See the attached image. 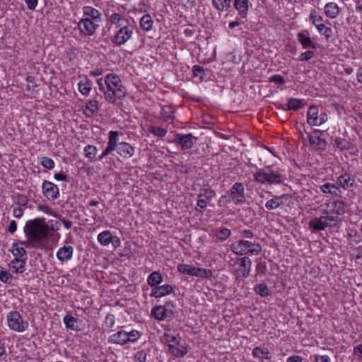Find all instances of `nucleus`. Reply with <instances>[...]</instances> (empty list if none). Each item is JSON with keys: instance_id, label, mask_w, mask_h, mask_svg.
<instances>
[{"instance_id": "obj_1", "label": "nucleus", "mask_w": 362, "mask_h": 362, "mask_svg": "<svg viewBox=\"0 0 362 362\" xmlns=\"http://www.w3.org/2000/svg\"><path fill=\"white\" fill-rule=\"evenodd\" d=\"M118 136L119 133L117 131H110L109 132L107 146L98 157L99 160H102L115 150H117L118 154L123 158H129L134 155V148L127 142L117 143Z\"/></svg>"}, {"instance_id": "obj_2", "label": "nucleus", "mask_w": 362, "mask_h": 362, "mask_svg": "<svg viewBox=\"0 0 362 362\" xmlns=\"http://www.w3.org/2000/svg\"><path fill=\"white\" fill-rule=\"evenodd\" d=\"M24 233L27 238H31L35 242L44 244L43 240L52 237L49 233L48 224L44 219L35 218L26 222L24 227Z\"/></svg>"}, {"instance_id": "obj_3", "label": "nucleus", "mask_w": 362, "mask_h": 362, "mask_svg": "<svg viewBox=\"0 0 362 362\" xmlns=\"http://www.w3.org/2000/svg\"><path fill=\"white\" fill-rule=\"evenodd\" d=\"M254 179L261 184L276 185L283 183L285 177L281 170H275L272 166H266L254 174Z\"/></svg>"}, {"instance_id": "obj_4", "label": "nucleus", "mask_w": 362, "mask_h": 362, "mask_svg": "<svg viewBox=\"0 0 362 362\" xmlns=\"http://www.w3.org/2000/svg\"><path fill=\"white\" fill-rule=\"evenodd\" d=\"M165 343L168 345V351L177 358L185 356L188 351L185 346L180 345V337L170 334H163Z\"/></svg>"}, {"instance_id": "obj_5", "label": "nucleus", "mask_w": 362, "mask_h": 362, "mask_svg": "<svg viewBox=\"0 0 362 362\" xmlns=\"http://www.w3.org/2000/svg\"><path fill=\"white\" fill-rule=\"evenodd\" d=\"M6 322L9 329L16 332H25L29 326L27 320H23L19 312L13 310L6 315Z\"/></svg>"}, {"instance_id": "obj_6", "label": "nucleus", "mask_w": 362, "mask_h": 362, "mask_svg": "<svg viewBox=\"0 0 362 362\" xmlns=\"http://www.w3.org/2000/svg\"><path fill=\"white\" fill-rule=\"evenodd\" d=\"M228 194L236 205L243 204L245 201V189L241 182H235Z\"/></svg>"}, {"instance_id": "obj_7", "label": "nucleus", "mask_w": 362, "mask_h": 362, "mask_svg": "<svg viewBox=\"0 0 362 362\" xmlns=\"http://www.w3.org/2000/svg\"><path fill=\"white\" fill-rule=\"evenodd\" d=\"M197 140V138L193 136L192 134H177L175 136L174 142L180 145L182 150H188L194 146Z\"/></svg>"}, {"instance_id": "obj_8", "label": "nucleus", "mask_w": 362, "mask_h": 362, "mask_svg": "<svg viewBox=\"0 0 362 362\" xmlns=\"http://www.w3.org/2000/svg\"><path fill=\"white\" fill-rule=\"evenodd\" d=\"M98 26V24L94 23V21L88 17L82 18L78 23V28L81 33L86 36L94 35Z\"/></svg>"}, {"instance_id": "obj_9", "label": "nucleus", "mask_w": 362, "mask_h": 362, "mask_svg": "<svg viewBox=\"0 0 362 362\" xmlns=\"http://www.w3.org/2000/svg\"><path fill=\"white\" fill-rule=\"evenodd\" d=\"M133 31L128 26L122 27L117 33L112 42L117 46H120L127 42L132 37Z\"/></svg>"}, {"instance_id": "obj_10", "label": "nucleus", "mask_w": 362, "mask_h": 362, "mask_svg": "<svg viewBox=\"0 0 362 362\" xmlns=\"http://www.w3.org/2000/svg\"><path fill=\"white\" fill-rule=\"evenodd\" d=\"M42 192L48 199H55L59 195L57 186L54 183L45 180L42 183Z\"/></svg>"}, {"instance_id": "obj_11", "label": "nucleus", "mask_w": 362, "mask_h": 362, "mask_svg": "<svg viewBox=\"0 0 362 362\" xmlns=\"http://www.w3.org/2000/svg\"><path fill=\"white\" fill-rule=\"evenodd\" d=\"M122 81L119 77L115 74H110L105 76V83L107 89L104 93V98L107 93L116 91V88L121 84Z\"/></svg>"}, {"instance_id": "obj_12", "label": "nucleus", "mask_w": 362, "mask_h": 362, "mask_svg": "<svg viewBox=\"0 0 362 362\" xmlns=\"http://www.w3.org/2000/svg\"><path fill=\"white\" fill-rule=\"evenodd\" d=\"M126 95L127 89L121 83L118 88H116V91H112V93H107L105 94V100L110 103H115L116 98L122 100L126 96Z\"/></svg>"}, {"instance_id": "obj_13", "label": "nucleus", "mask_w": 362, "mask_h": 362, "mask_svg": "<svg viewBox=\"0 0 362 362\" xmlns=\"http://www.w3.org/2000/svg\"><path fill=\"white\" fill-rule=\"evenodd\" d=\"M305 133L306 138L303 139L304 145L312 150H317V130L315 129L313 130L305 129Z\"/></svg>"}, {"instance_id": "obj_14", "label": "nucleus", "mask_w": 362, "mask_h": 362, "mask_svg": "<svg viewBox=\"0 0 362 362\" xmlns=\"http://www.w3.org/2000/svg\"><path fill=\"white\" fill-rule=\"evenodd\" d=\"M250 241L240 240L231 245L232 251L238 255H244L248 253Z\"/></svg>"}, {"instance_id": "obj_15", "label": "nucleus", "mask_w": 362, "mask_h": 362, "mask_svg": "<svg viewBox=\"0 0 362 362\" xmlns=\"http://www.w3.org/2000/svg\"><path fill=\"white\" fill-rule=\"evenodd\" d=\"M173 288L171 285L165 284L154 288L151 291V296L154 297L156 298H161L167 295L171 294L172 293H173Z\"/></svg>"}, {"instance_id": "obj_16", "label": "nucleus", "mask_w": 362, "mask_h": 362, "mask_svg": "<svg viewBox=\"0 0 362 362\" xmlns=\"http://www.w3.org/2000/svg\"><path fill=\"white\" fill-rule=\"evenodd\" d=\"M74 253V247L71 245H64L59 248L57 252V259L62 262H66L72 258Z\"/></svg>"}, {"instance_id": "obj_17", "label": "nucleus", "mask_w": 362, "mask_h": 362, "mask_svg": "<svg viewBox=\"0 0 362 362\" xmlns=\"http://www.w3.org/2000/svg\"><path fill=\"white\" fill-rule=\"evenodd\" d=\"M127 332L124 330L118 331L109 337V342L119 345H124L127 343Z\"/></svg>"}, {"instance_id": "obj_18", "label": "nucleus", "mask_w": 362, "mask_h": 362, "mask_svg": "<svg viewBox=\"0 0 362 362\" xmlns=\"http://www.w3.org/2000/svg\"><path fill=\"white\" fill-rule=\"evenodd\" d=\"M233 6L241 17L247 16L249 9L248 0H234Z\"/></svg>"}, {"instance_id": "obj_19", "label": "nucleus", "mask_w": 362, "mask_h": 362, "mask_svg": "<svg viewBox=\"0 0 362 362\" xmlns=\"http://www.w3.org/2000/svg\"><path fill=\"white\" fill-rule=\"evenodd\" d=\"M308 127L305 129H312L317 125V108L315 105H311L307 112Z\"/></svg>"}, {"instance_id": "obj_20", "label": "nucleus", "mask_w": 362, "mask_h": 362, "mask_svg": "<svg viewBox=\"0 0 362 362\" xmlns=\"http://www.w3.org/2000/svg\"><path fill=\"white\" fill-rule=\"evenodd\" d=\"M83 12L84 16L90 17L89 18L95 22H100L101 21V13L96 8L91 6H84Z\"/></svg>"}, {"instance_id": "obj_21", "label": "nucleus", "mask_w": 362, "mask_h": 362, "mask_svg": "<svg viewBox=\"0 0 362 362\" xmlns=\"http://www.w3.org/2000/svg\"><path fill=\"white\" fill-rule=\"evenodd\" d=\"M238 261L240 262V267H243V269L240 271L242 276L246 278L250 275L252 262L247 257L240 258Z\"/></svg>"}, {"instance_id": "obj_22", "label": "nucleus", "mask_w": 362, "mask_h": 362, "mask_svg": "<svg viewBox=\"0 0 362 362\" xmlns=\"http://www.w3.org/2000/svg\"><path fill=\"white\" fill-rule=\"evenodd\" d=\"M286 194L281 196H275L274 198L268 200L265 204V207L269 210L276 209L284 204L283 199L286 198Z\"/></svg>"}, {"instance_id": "obj_23", "label": "nucleus", "mask_w": 362, "mask_h": 362, "mask_svg": "<svg viewBox=\"0 0 362 362\" xmlns=\"http://www.w3.org/2000/svg\"><path fill=\"white\" fill-rule=\"evenodd\" d=\"M151 315L158 320H163L168 317L167 309L162 305L153 308L151 310Z\"/></svg>"}, {"instance_id": "obj_24", "label": "nucleus", "mask_w": 362, "mask_h": 362, "mask_svg": "<svg viewBox=\"0 0 362 362\" xmlns=\"http://www.w3.org/2000/svg\"><path fill=\"white\" fill-rule=\"evenodd\" d=\"M339 12V7L336 3L330 2L325 6V13L330 18H335Z\"/></svg>"}, {"instance_id": "obj_25", "label": "nucleus", "mask_w": 362, "mask_h": 362, "mask_svg": "<svg viewBox=\"0 0 362 362\" xmlns=\"http://www.w3.org/2000/svg\"><path fill=\"white\" fill-rule=\"evenodd\" d=\"M298 40L304 48L315 47V43L311 40L307 31L299 33Z\"/></svg>"}, {"instance_id": "obj_26", "label": "nucleus", "mask_w": 362, "mask_h": 362, "mask_svg": "<svg viewBox=\"0 0 362 362\" xmlns=\"http://www.w3.org/2000/svg\"><path fill=\"white\" fill-rule=\"evenodd\" d=\"M199 267H195L192 265L180 264L177 265V271L182 274H186L189 276H197Z\"/></svg>"}, {"instance_id": "obj_27", "label": "nucleus", "mask_w": 362, "mask_h": 362, "mask_svg": "<svg viewBox=\"0 0 362 362\" xmlns=\"http://www.w3.org/2000/svg\"><path fill=\"white\" fill-rule=\"evenodd\" d=\"M163 281V276L159 272H152L147 279V283L151 287L156 288Z\"/></svg>"}, {"instance_id": "obj_28", "label": "nucleus", "mask_w": 362, "mask_h": 362, "mask_svg": "<svg viewBox=\"0 0 362 362\" xmlns=\"http://www.w3.org/2000/svg\"><path fill=\"white\" fill-rule=\"evenodd\" d=\"M26 262L18 260L17 259H13L10 263H9V267L14 273H23L25 271V267Z\"/></svg>"}, {"instance_id": "obj_29", "label": "nucleus", "mask_w": 362, "mask_h": 362, "mask_svg": "<svg viewBox=\"0 0 362 362\" xmlns=\"http://www.w3.org/2000/svg\"><path fill=\"white\" fill-rule=\"evenodd\" d=\"M335 219L332 216H321L318 218V231L323 230L326 226L334 224Z\"/></svg>"}, {"instance_id": "obj_30", "label": "nucleus", "mask_w": 362, "mask_h": 362, "mask_svg": "<svg viewBox=\"0 0 362 362\" xmlns=\"http://www.w3.org/2000/svg\"><path fill=\"white\" fill-rule=\"evenodd\" d=\"M212 4L219 11H228L231 7V0H212Z\"/></svg>"}, {"instance_id": "obj_31", "label": "nucleus", "mask_w": 362, "mask_h": 362, "mask_svg": "<svg viewBox=\"0 0 362 362\" xmlns=\"http://www.w3.org/2000/svg\"><path fill=\"white\" fill-rule=\"evenodd\" d=\"M141 28L146 31L152 30L153 21L149 14L144 15L140 20Z\"/></svg>"}, {"instance_id": "obj_32", "label": "nucleus", "mask_w": 362, "mask_h": 362, "mask_svg": "<svg viewBox=\"0 0 362 362\" xmlns=\"http://www.w3.org/2000/svg\"><path fill=\"white\" fill-rule=\"evenodd\" d=\"M12 253L14 259L26 262L28 259L27 252L23 247L13 246Z\"/></svg>"}, {"instance_id": "obj_33", "label": "nucleus", "mask_w": 362, "mask_h": 362, "mask_svg": "<svg viewBox=\"0 0 362 362\" xmlns=\"http://www.w3.org/2000/svg\"><path fill=\"white\" fill-rule=\"evenodd\" d=\"M354 179L349 174L341 175L338 178V182L341 187L347 189L354 185Z\"/></svg>"}, {"instance_id": "obj_34", "label": "nucleus", "mask_w": 362, "mask_h": 362, "mask_svg": "<svg viewBox=\"0 0 362 362\" xmlns=\"http://www.w3.org/2000/svg\"><path fill=\"white\" fill-rule=\"evenodd\" d=\"M112 235L110 230H105L98 235V241L103 246L108 245L111 242Z\"/></svg>"}, {"instance_id": "obj_35", "label": "nucleus", "mask_w": 362, "mask_h": 362, "mask_svg": "<svg viewBox=\"0 0 362 362\" xmlns=\"http://www.w3.org/2000/svg\"><path fill=\"white\" fill-rule=\"evenodd\" d=\"M92 86V81L86 78L85 81H81L78 83V90L84 95H88Z\"/></svg>"}, {"instance_id": "obj_36", "label": "nucleus", "mask_w": 362, "mask_h": 362, "mask_svg": "<svg viewBox=\"0 0 362 362\" xmlns=\"http://www.w3.org/2000/svg\"><path fill=\"white\" fill-rule=\"evenodd\" d=\"M323 193H329L334 195H337L340 192L338 187L334 184L326 183L320 187Z\"/></svg>"}, {"instance_id": "obj_37", "label": "nucleus", "mask_w": 362, "mask_h": 362, "mask_svg": "<svg viewBox=\"0 0 362 362\" xmlns=\"http://www.w3.org/2000/svg\"><path fill=\"white\" fill-rule=\"evenodd\" d=\"M63 321L66 325V328L72 330H77V327H76L75 324L78 320L71 315H66L63 318Z\"/></svg>"}, {"instance_id": "obj_38", "label": "nucleus", "mask_w": 362, "mask_h": 362, "mask_svg": "<svg viewBox=\"0 0 362 362\" xmlns=\"http://www.w3.org/2000/svg\"><path fill=\"white\" fill-rule=\"evenodd\" d=\"M287 110H298L303 107V102L300 99L290 98L287 103Z\"/></svg>"}, {"instance_id": "obj_39", "label": "nucleus", "mask_w": 362, "mask_h": 362, "mask_svg": "<svg viewBox=\"0 0 362 362\" xmlns=\"http://www.w3.org/2000/svg\"><path fill=\"white\" fill-rule=\"evenodd\" d=\"M216 196V192L211 188H203L198 194V198L204 197V199L210 201Z\"/></svg>"}, {"instance_id": "obj_40", "label": "nucleus", "mask_w": 362, "mask_h": 362, "mask_svg": "<svg viewBox=\"0 0 362 362\" xmlns=\"http://www.w3.org/2000/svg\"><path fill=\"white\" fill-rule=\"evenodd\" d=\"M175 108L173 105H165L162 107L161 115L165 120L173 118Z\"/></svg>"}, {"instance_id": "obj_41", "label": "nucleus", "mask_w": 362, "mask_h": 362, "mask_svg": "<svg viewBox=\"0 0 362 362\" xmlns=\"http://www.w3.org/2000/svg\"><path fill=\"white\" fill-rule=\"evenodd\" d=\"M21 245L27 248L43 249L45 244H40L38 242H35L31 238H27V240L21 242Z\"/></svg>"}, {"instance_id": "obj_42", "label": "nucleus", "mask_w": 362, "mask_h": 362, "mask_svg": "<svg viewBox=\"0 0 362 362\" xmlns=\"http://www.w3.org/2000/svg\"><path fill=\"white\" fill-rule=\"evenodd\" d=\"M254 290L257 294L262 297H266L269 294V288L265 284H257L255 286Z\"/></svg>"}, {"instance_id": "obj_43", "label": "nucleus", "mask_w": 362, "mask_h": 362, "mask_svg": "<svg viewBox=\"0 0 362 362\" xmlns=\"http://www.w3.org/2000/svg\"><path fill=\"white\" fill-rule=\"evenodd\" d=\"M97 148L93 145H88L84 148V153L87 158L95 160L97 153Z\"/></svg>"}, {"instance_id": "obj_44", "label": "nucleus", "mask_w": 362, "mask_h": 362, "mask_svg": "<svg viewBox=\"0 0 362 362\" xmlns=\"http://www.w3.org/2000/svg\"><path fill=\"white\" fill-rule=\"evenodd\" d=\"M127 343L128 342H136L139 340L141 337V333L137 330H132L127 332Z\"/></svg>"}, {"instance_id": "obj_45", "label": "nucleus", "mask_w": 362, "mask_h": 362, "mask_svg": "<svg viewBox=\"0 0 362 362\" xmlns=\"http://www.w3.org/2000/svg\"><path fill=\"white\" fill-rule=\"evenodd\" d=\"M40 164L45 168L51 170L54 168V160L47 156H43L41 158Z\"/></svg>"}, {"instance_id": "obj_46", "label": "nucleus", "mask_w": 362, "mask_h": 362, "mask_svg": "<svg viewBox=\"0 0 362 362\" xmlns=\"http://www.w3.org/2000/svg\"><path fill=\"white\" fill-rule=\"evenodd\" d=\"M149 132L161 138L164 137L167 134L166 129L156 127H151Z\"/></svg>"}, {"instance_id": "obj_47", "label": "nucleus", "mask_w": 362, "mask_h": 362, "mask_svg": "<svg viewBox=\"0 0 362 362\" xmlns=\"http://www.w3.org/2000/svg\"><path fill=\"white\" fill-rule=\"evenodd\" d=\"M231 234L230 230L223 228L216 234V237L218 240L223 241L226 240Z\"/></svg>"}, {"instance_id": "obj_48", "label": "nucleus", "mask_w": 362, "mask_h": 362, "mask_svg": "<svg viewBox=\"0 0 362 362\" xmlns=\"http://www.w3.org/2000/svg\"><path fill=\"white\" fill-rule=\"evenodd\" d=\"M318 32L325 35L327 39L329 38L332 34V29L324 24H318Z\"/></svg>"}, {"instance_id": "obj_49", "label": "nucleus", "mask_w": 362, "mask_h": 362, "mask_svg": "<svg viewBox=\"0 0 362 362\" xmlns=\"http://www.w3.org/2000/svg\"><path fill=\"white\" fill-rule=\"evenodd\" d=\"M262 247L258 243L250 242L248 253L252 255H257L261 252Z\"/></svg>"}, {"instance_id": "obj_50", "label": "nucleus", "mask_w": 362, "mask_h": 362, "mask_svg": "<svg viewBox=\"0 0 362 362\" xmlns=\"http://www.w3.org/2000/svg\"><path fill=\"white\" fill-rule=\"evenodd\" d=\"M207 201L208 200H206L202 197L198 198V200L197 202V206L195 207V210L200 213H202L203 211L207 206Z\"/></svg>"}, {"instance_id": "obj_51", "label": "nucleus", "mask_w": 362, "mask_h": 362, "mask_svg": "<svg viewBox=\"0 0 362 362\" xmlns=\"http://www.w3.org/2000/svg\"><path fill=\"white\" fill-rule=\"evenodd\" d=\"M12 275L8 271H0V280L6 284L11 281Z\"/></svg>"}, {"instance_id": "obj_52", "label": "nucleus", "mask_w": 362, "mask_h": 362, "mask_svg": "<svg viewBox=\"0 0 362 362\" xmlns=\"http://www.w3.org/2000/svg\"><path fill=\"white\" fill-rule=\"evenodd\" d=\"M212 276V272L210 269L199 268L197 277L201 278H211Z\"/></svg>"}, {"instance_id": "obj_53", "label": "nucleus", "mask_w": 362, "mask_h": 362, "mask_svg": "<svg viewBox=\"0 0 362 362\" xmlns=\"http://www.w3.org/2000/svg\"><path fill=\"white\" fill-rule=\"evenodd\" d=\"M268 354V351L262 350L260 347H255L252 351V354L255 357L265 356L267 358Z\"/></svg>"}, {"instance_id": "obj_54", "label": "nucleus", "mask_w": 362, "mask_h": 362, "mask_svg": "<svg viewBox=\"0 0 362 362\" xmlns=\"http://www.w3.org/2000/svg\"><path fill=\"white\" fill-rule=\"evenodd\" d=\"M192 71L194 76H199L201 78H203L204 71L202 66L195 65L193 66Z\"/></svg>"}, {"instance_id": "obj_55", "label": "nucleus", "mask_w": 362, "mask_h": 362, "mask_svg": "<svg viewBox=\"0 0 362 362\" xmlns=\"http://www.w3.org/2000/svg\"><path fill=\"white\" fill-rule=\"evenodd\" d=\"M86 107L91 109V113L98 112V101L96 100H90L86 105Z\"/></svg>"}, {"instance_id": "obj_56", "label": "nucleus", "mask_w": 362, "mask_h": 362, "mask_svg": "<svg viewBox=\"0 0 362 362\" xmlns=\"http://www.w3.org/2000/svg\"><path fill=\"white\" fill-rule=\"evenodd\" d=\"M270 82H274L276 84H284L285 83L284 78L281 75H274L269 79Z\"/></svg>"}, {"instance_id": "obj_57", "label": "nucleus", "mask_w": 362, "mask_h": 362, "mask_svg": "<svg viewBox=\"0 0 362 362\" xmlns=\"http://www.w3.org/2000/svg\"><path fill=\"white\" fill-rule=\"evenodd\" d=\"M335 143L337 146L340 147L341 149H346L349 147L348 142L341 138H337L335 139Z\"/></svg>"}, {"instance_id": "obj_58", "label": "nucleus", "mask_w": 362, "mask_h": 362, "mask_svg": "<svg viewBox=\"0 0 362 362\" xmlns=\"http://www.w3.org/2000/svg\"><path fill=\"white\" fill-rule=\"evenodd\" d=\"M109 21L112 24H117L122 21V17L119 13H112L109 18Z\"/></svg>"}, {"instance_id": "obj_59", "label": "nucleus", "mask_w": 362, "mask_h": 362, "mask_svg": "<svg viewBox=\"0 0 362 362\" xmlns=\"http://www.w3.org/2000/svg\"><path fill=\"white\" fill-rule=\"evenodd\" d=\"M37 1L38 0H25L28 8L32 11L35 9Z\"/></svg>"}, {"instance_id": "obj_60", "label": "nucleus", "mask_w": 362, "mask_h": 362, "mask_svg": "<svg viewBox=\"0 0 362 362\" xmlns=\"http://www.w3.org/2000/svg\"><path fill=\"white\" fill-rule=\"evenodd\" d=\"M135 358L140 362H145L146 360V354L144 351H140L136 353Z\"/></svg>"}, {"instance_id": "obj_61", "label": "nucleus", "mask_w": 362, "mask_h": 362, "mask_svg": "<svg viewBox=\"0 0 362 362\" xmlns=\"http://www.w3.org/2000/svg\"><path fill=\"white\" fill-rule=\"evenodd\" d=\"M314 56V52L313 51H307L304 53H302L300 56V60H308L312 58Z\"/></svg>"}, {"instance_id": "obj_62", "label": "nucleus", "mask_w": 362, "mask_h": 362, "mask_svg": "<svg viewBox=\"0 0 362 362\" xmlns=\"http://www.w3.org/2000/svg\"><path fill=\"white\" fill-rule=\"evenodd\" d=\"M23 214V210L21 207H14L13 209V215L17 218L22 217Z\"/></svg>"}, {"instance_id": "obj_63", "label": "nucleus", "mask_w": 362, "mask_h": 362, "mask_svg": "<svg viewBox=\"0 0 362 362\" xmlns=\"http://www.w3.org/2000/svg\"><path fill=\"white\" fill-rule=\"evenodd\" d=\"M97 83L99 86L100 90L103 92V93H104L107 89L106 83H105V78L104 79V81L103 80V78H98L97 80Z\"/></svg>"}, {"instance_id": "obj_64", "label": "nucleus", "mask_w": 362, "mask_h": 362, "mask_svg": "<svg viewBox=\"0 0 362 362\" xmlns=\"http://www.w3.org/2000/svg\"><path fill=\"white\" fill-rule=\"evenodd\" d=\"M354 354L358 356L362 357V344L354 346Z\"/></svg>"}]
</instances>
